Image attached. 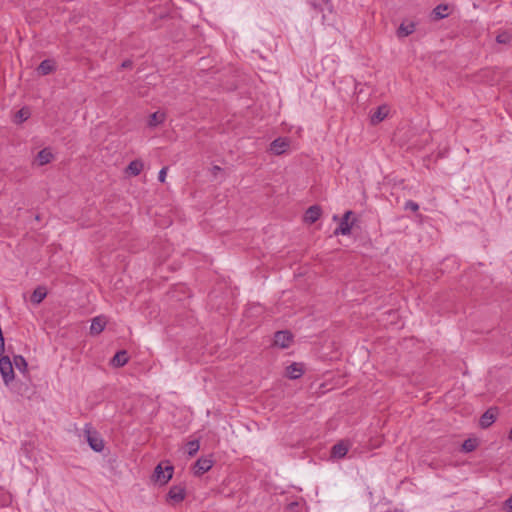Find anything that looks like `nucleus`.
<instances>
[{"label":"nucleus","instance_id":"1","mask_svg":"<svg viewBox=\"0 0 512 512\" xmlns=\"http://www.w3.org/2000/svg\"><path fill=\"white\" fill-rule=\"evenodd\" d=\"M0 373L6 385L14 380L13 363L8 356L0 358Z\"/></svg>","mask_w":512,"mask_h":512},{"label":"nucleus","instance_id":"2","mask_svg":"<svg viewBox=\"0 0 512 512\" xmlns=\"http://www.w3.org/2000/svg\"><path fill=\"white\" fill-rule=\"evenodd\" d=\"M173 474V467L172 466H166L163 468L162 464H159L154 471L153 479L155 482L164 485L166 484L171 478Z\"/></svg>","mask_w":512,"mask_h":512},{"label":"nucleus","instance_id":"3","mask_svg":"<svg viewBox=\"0 0 512 512\" xmlns=\"http://www.w3.org/2000/svg\"><path fill=\"white\" fill-rule=\"evenodd\" d=\"M290 147V142L286 138H277L271 144L269 151L274 155L285 153Z\"/></svg>","mask_w":512,"mask_h":512},{"label":"nucleus","instance_id":"4","mask_svg":"<svg viewBox=\"0 0 512 512\" xmlns=\"http://www.w3.org/2000/svg\"><path fill=\"white\" fill-rule=\"evenodd\" d=\"M85 433L90 447L96 452H101L104 448V443L98 434L90 429H87Z\"/></svg>","mask_w":512,"mask_h":512},{"label":"nucleus","instance_id":"5","mask_svg":"<svg viewBox=\"0 0 512 512\" xmlns=\"http://www.w3.org/2000/svg\"><path fill=\"white\" fill-rule=\"evenodd\" d=\"M353 215V212L352 211H347L341 222H340V225L339 227L335 230V234L338 235V234H342V235H348L350 234L351 232V229H352V226H353V221L350 222V217Z\"/></svg>","mask_w":512,"mask_h":512},{"label":"nucleus","instance_id":"6","mask_svg":"<svg viewBox=\"0 0 512 512\" xmlns=\"http://www.w3.org/2000/svg\"><path fill=\"white\" fill-rule=\"evenodd\" d=\"M144 169V162L141 159H135L131 161L124 170V174L127 177H136Z\"/></svg>","mask_w":512,"mask_h":512},{"label":"nucleus","instance_id":"7","mask_svg":"<svg viewBox=\"0 0 512 512\" xmlns=\"http://www.w3.org/2000/svg\"><path fill=\"white\" fill-rule=\"evenodd\" d=\"M213 466V461L209 458H200L197 460L194 467V474L200 476L209 471Z\"/></svg>","mask_w":512,"mask_h":512},{"label":"nucleus","instance_id":"8","mask_svg":"<svg viewBox=\"0 0 512 512\" xmlns=\"http://www.w3.org/2000/svg\"><path fill=\"white\" fill-rule=\"evenodd\" d=\"M166 120V113L164 111H156L152 113L147 119L149 128H156L162 125Z\"/></svg>","mask_w":512,"mask_h":512},{"label":"nucleus","instance_id":"9","mask_svg":"<svg viewBox=\"0 0 512 512\" xmlns=\"http://www.w3.org/2000/svg\"><path fill=\"white\" fill-rule=\"evenodd\" d=\"M291 340L292 336L287 331H279L274 336V344L280 348H287Z\"/></svg>","mask_w":512,"mask_h":512},{"label":"nucleus","instance_id":"10","mask_svg":"<svg viewBox=\"0 0 512 512\" xmlns=\"http://www.w3.org/2000/svg\"><path fill=\"white\" fill-rule=\"evenodd\" d=\"M106 324L107 320L104 316H97L93 318L90 326V333L92 335L100 334L104 330Z\"/></svg>","mask_w":512,"mask_h":512},{"label":"nucleus","instance_id":"11","mask_svg":"<svg viewBox=\"0 0 512 512\" xmlns=\"http://www.w3.org/2000/svg\"><path fill=\"white\" fill-rule=\"evenodd\" d=\"M304 373V367L300 363H292L286 368V376L290 379H298Z\"/></svg>","mask_w":512,"mask_h":512},{"label":"nucleus","instance_id":"12","mask_svg":"<svg viewBox=\"0 0 512 512\" xmlns=\"http://www.w3.org/2000/svg\"><path fill=\"white\" fill-rule=\"evenodd\" d=\"M321 216V209L318 206H311L307 209L304 215V221L307 223L316 222Z\"/></svg>","mask_w":512,"mask_h":512},{"label":"nucleus","instance_id":"13","mask_svg":"<svg viewBox=\"0 0 512 512\" xmlns=\"http://www.w3.org/2000/svg\"><path fill=\"white\" fill-rule=\"evenodd\" d=\"M497 411L495 409L487 410L480 418V426L482 428L489 427L496 419Z\"/></svg>","mask_w":512,"mask_h":512},{"label":"nucleus","instance_id":"14","mask_svg":"<svg viewBox=\"0 0 512 512\" xmlns=\"http://www.w3.org/2000/svg\"><path fill=\"white\" fill-rule=\"evenodd\" d=\"M415 31V23L411 21H404L400 24L397 30L398 37H406Z\"/></svg>","mask_w":512,"mask_h":512},{"label":"nucleus","instance_id":"15","mask_svg":"<svg viewBox=\"0 0 512 512\" xmlns=\"http://www.w3.org/2000/svg\"><path fill=\"white\" fill-rule=\"evenodd\" d=\"M56 68V64L53 60L47 59L40 63V65L37 68V72L39 75H48L51 72H53Z\"/></svg>","mask_w":512,"mask_h":512},{"label":"nucleus","instance_id":"16","mask_svg":"<svg viewBox=\"0 0 512 512\" xmlns=\"http://www.w3.org/2000/svg\"><path fill=\"white\" fill-rule=\"evenodd\" d=\"M389 113V108L386 105H382L371 116L372 124H377L383 121Z\"/></svg>","mask_w":512,"mask_h":512},{"label":"nucleus","instance_id":"17","mask_svg":"<svg viewBox=\"0 0 512 512\" xmlns=\"http://www.w3.org/2000/svg\"><path fill=\"white\" fill-rule=\"evenodd\" d=\"M168 497L176 503L181 502L185 498V490L180 486H173L168 493Z\"/></svg>","mask_w":512,"mask_h":512},{"label":"nucleus","instance_id":"18","mask_svg":"<svg viewBox=\"0 0 512 512\" xmlns=\"http://www.w3.org/2000/svg\"><path fill=\"white\" fill-rule=\"evenodd\" d=\"M52 159H53L52 152L49 149L45 148L37 154L36 162L39 166H43V165L50 163L52 161Z\"/></svg>","mask_w":512,"mask_h":512},{"label":"nucleus","instance_id":"19","mask_svg":"<svg viewBox=\"0 0 512 512\" xmlns=\"http://www.w3.org/2000/svg\"><path fill=\"white\" fill-rule=\"evenodd\" d=\"M46 295H47L46 288L43 286H39L33 291L32 295H31V302L35 305H38L44 300Z\"/></svg>","mask_w":512,"mask_h":512},{"label":"nucleus","instance_id":"20","mask_svg":"<svg viewBox=\"0 0 512 512\" xmlns=\"http://www.w3.org/2000/svg\"><path fill=\"white\" fill-rule=\"evenodd\" d=\"M127 361H128L127 352L122 350L114 355V357L111 360V364L114 367H121V366L125 365L127 363Z\"/></svg>","mask_w":512,"mask_h":512},{"label":"nucleus","instance_id":"21","mask_svg":"<svg viewBox=\"0 0 512 512\" xmlns=\"http://www.w3.org/2000/svg\"><path fill=\"white\" fill-rule=\"evenodd\" d=\"M348 452V445L344 442H340L333 446L332 456L334 458H343Z\"/></svg>","mask_w":512,"mask_h":512},{"label":"nucleus","instance_id":"22","mask_svg":"<svg viewBox=\"0 0 512 512\" xmlns=\"http://www.w3.org/2000/svg\"><path fill=\"white\" fill-rule=\"evenodd\" d=\"M30 115L31 114L28 108H22L15 114L14 122L20 124L26 121Z\"/></svg>","mask_w":512,"mask_h":512},{"label":"nucleus","instance_id":"23","mask_svg":"<svg viewBox=\"0 0 512 512\" xmlns=\"http://www.w3.org/2000/svg\"><path fill=\"white\" fill-rule=\"evenodd\" d=\"M433 15L435 19H442L448 16V6L447 5H438L433 10Z\"/></svg>","mask_w":512,"mask_h":512},{"label":"nucleus","instance_id":"24","mask_svg":"<svg viewBox=\"0 0 512 512\" xmlns=\"http://www.w3.org/2000/svg\"><path fill=\"white\" fill-rule=\"evenodd\" d=\"M13 365L22 372L27 370V362L22 356H15Z\"/></svg>","mask_w":512,"mask_h":512},{"label":"nucleus","instance_id":"25","mask_svg":"<svg viewBox=\"0 0 512 512\" xmlns=\"http://www.w3.org/2000/svg\"><path fill=\"white\" fill-rule=\"evenodd\" d=\"M476 447H477V442L475 439H467L462 444V449L465 452H471V451L475 450Z\"/></svg>","mask_w":512,"mask_h":512},{"label":"nucleus","instance_id":"26","mask_svg":"<svg viewBox=\"0 0 512 512\" xmlns=\"http://www.w3.org/2000/svg\"><path fill=\"white\" fill-rule=\"evenodd\" d=\"M198 450H199V442L198 441H190L187 444V452L190 456H193L194 454H196Z\"/></svg>","mask_w":512,"mask_h":512},{"label":"nucleus","instance_id":"27","mask_svg":"<svg viewBox=\"0 0 512 512\" xmlns=\"http://www.w3.org/2000/svg\"><path fill=\"white\" fill-rule=\"evenodd\" d=\"M498 43H507L510 40V36L508 33H501L496 38Z\"/></svg>","mask_w":512,"mask_h":512},{"label":"nucleus","instance_id":"28","mask_svg":"<svg viewBox=\"0 0 512 512\" xmlns=\"http://www.w3.org/2000/svg\"><path fill=\"white\" fill-rule=\"evenodd\" d=\"M167 171H168V167H163L160 171H159V174H158V179L160 182L164 183L165 180H166V175H167Z\"/></svg>","mask_w":512,"mask_h":512},{"label":"nucleus","instance_id":"29","mask_svg":"<svg viewBox=\"0 0 512 512\" xmlns=\"http://www.w3.org/2000/svg\"><path fill=\"white\" fill-rule=\"evenodd\" d=\"M405 208L406 209H410L414 212H416L418 209H419V206L417 203L413 202V201H408L406 204H405Z\"/></svg>","mask_w":512,"mask_h":512},{"label":"nucleus","instance_id":"30","mask_svg":"<svg viewBox=\"0 0 512 512\" xmlns=\"http://www.w3.org/2000/svg\"><path fill=\"white\" fill-rule=\"evenodd\" d=\"M505 506L509 512H512V496L505 501Z\"/></svg>","mask_w":512,"mask_h":512},{"label":"nucleus","instance_id":"31","mask_svg":"<svg viewBox=\"0 0 512 512\" xmlns=\"http://www.w3.org/2000/svg\"><path fill=\"white\" fill-rule=\"evenodd\" d=\"M220 171H221V168L219 166H214L212 168V173H213L214 176H216L217 173L220 172Z\"/></svg>","mask_w":512,"mask_h":512},{"label":"nucleus","instance_id":"32","mask_svg":"<svg viewBox=\"0 0 512 512\" xmlns=\"http://www.w3.org/2000/svg\"><path fill=\"white\" fill-rule=\"evenodd\" d=\"M130 66V63L129 62H124L123 63V67H129Z\"/></svg>","mask_w":512,"mask_h":512},{"label":"nucleus","instance_id":"33","mask_svg":"<svg viewBox=\"0 0 512 512\" xmlns=\"http://www.w3.org/2000/svg\"><path fill=\"white\" fill-rule=\"evenodd\" d=\"M509 439L512 440V427H511V430H510V433H509Z\"/></svg>","mask_w":512,"mask_h":512}]
</instances>
